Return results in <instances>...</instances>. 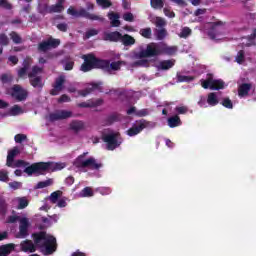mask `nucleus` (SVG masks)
<instances>
[{
  "label": "nucleus",
  "mask_w": 256,
  "mask_h": 256,
  "mask_svg": "<svg viewBox=\"0 0 256 256\" xmlns=\"http://www.w3.org/2000/svg\"><path fill=\"white\" fill-rule=\"evenodd\" d=\"M66 77L65 75H60L55 79L54 84L52 85L53 89L50 90V95L56 96L59 95L60 91H63L65 85Z\"/></svg>",
  "instance_id": "obj_14"
},
{
  "label": "nucleus",
  "mask_w": 256,
  "mask_h": 256,
  "mask_svg": "<svg viewBox=\"0 0 256 256\" xmlns=\"http://www.w3.org/2000/svg\"><path fill=\"white\" fill-rule=\"evenodd\" d=\"M69 127L71 131H74V133H79L80 131H83V129H85V122L81 120H73L69 124Z\"/></svg>",
  "instance_id": "obj_21"
},
{
  "label": "nucleus",
  "mask_w": 256,
  "mask_h": 256,
  "mask_svg": "<svg viewBox=\"0 0 256 256\" xmlns=\"http://www.w3.org/2000/svg\"><path fill=\"white\" fill-rule=\"evenodd\" d=\"M100 195H111V189L109 187L98 188Z\"/></svg>",
  "instance_id": "obj_61"
},
{
  "label": "nucleus",
  "mask_w": 256,
  "mask_h": 256,
  "mask_svg": "<svg viewBox=\"0 0 256 256\" xmlns=\"http://www.w3.org/2000/svg\"><path fill=\"white\" fill-rule=\"evenodd\" d=\"M151 126V122L141 119L139 121H136V124H134L130 129L127 130V135L129 137H135V135H139L143 129H147Z\"/></svg>",
  "instance_id": "obj_11"
},
{
  "label": "nucleus",
  "mask_w": 256,
  "mask_h": 256,
  "mask_svg": "<svg viewBox=\"0 0 256 256\" xmlns=\"http://www.w3.org/2000/svg\"><path fill=\"white\" fill-rule=\"evenodd\" d=\"M0 181L2 183H9V172L7 170H0Z\"/></svg>",
  "instance_id": "obj_41"
},
{
  "label": "nucleus",
  "mask_w": 256,
  "mask_h": 256,
  "mask_svg": "<svg viewBox=\"0 0 256 256\" xmlns=\"http://www.w3.org/2000/svg\"><path fill=\"white\" fill-rule=\"evenodd\" d=\"M63 196V191L61 190H57V191H54L50 194V202L55 204L59 201V197H62Z\"/></svg>",
  "instance_id": "obj_30"
},
{
  "label": "nucleus",
  "mask_w": 256,
  "mask_h": 256,
  "mask_svg": "<svg viewBox=\"0 0 256 256\" xmlns=\"http://www.w3.org/2000/svg\"><path fill=\"white\" fill-rule=\"evenodd\" d=\"M10 113L11 115H21V113H23V108L16 104L12 106V108L10 109Z\"/></svg>",
  "instance_id": "obj_45"
},
{
  "label": "nucleus",
  "mask_w": 256,
  "mask_h": 256,
  "mask_svg": "<svg viewBox=\"0 0 256 256\" xmlns=\"http://www.w3.org/2000/svg\"><path fill=\"white\" fill-rule=\"evenodd\" d=\"M60 45L61 40L50 37L46 41L40 42L38 44V51L46 53V51H49V49H57V47Z\"/></svg>",
  "instance_id": "obj_12"
},
{
  "label": "nucleus",
  "mask_w": 256,
  "mask_h": 256,
  "mask_svg": "<svg viewBox=\"0 0 256 256\" xmlns=\"http://www.w3.org/2000/svg\"><path fill=\"white\" fill-rule=\"evenodd\" d=\"M165 25H167V22H165V19L161 17H156L155 26L157 28L154 29V35L157 41H163V39L167 37V29H165Z\"/></svg>",
  "instance_id": "obj_10"
},
{
  "label": "nucleus",
  "mask_w": 256,
  "mask_h": 256,
  "mask_svg": "<svg viewBox=\"0 0 256 256\" xmlns=\"http://www.w3.org/2000/svg\"><path fill=\"white\" fill-rule=\"evenodd\" d=\"M218 25H221V22H215V23L213 24V29L208 32V36H209L210 39H212V40L215 39V30H214V29H215V27H217Z\"/></svg>",
  "instance_id": "obj_62"
},
{
  "label": "nucleus",
  "mask_w": 256,
  "mask_h": 256,
  "mask_svg": "<svg viewBox=\"0 0 256 256\" xmlns=\"http://www.w3.org/2000/svg\"><path fill=\"white\" fill-rule=\"evenodd\" d=\"M175 67V60H162L158 63L159 71H169V69H173Z\"/></svg>",
  "instance_id": "obj_20"
},
{
  "label": "nucleus",
  "mask_w": 256,
  "mask_h": 256,
  "mask_svg": "<svg viewBox=\"0 0 256 256\" xmlns=\"http://www.w3.org/2000/svg\"><path fill=\"white\" fill-rule=\"evenodd\" d=\"M207 103L210 105V107L219 105V98L217 97V93L210 92L207 97Z\"/></svg>",
  "instance_id": "obj_27"
},
{
  "label": "nucleus",
  "mask_w": 256,
  "mask_h": 256,
  "mask_svg": "<svg viewBox=\"0 0 256 256\" xmlns=\"http://www.w3.org/2000/svg\"><path fill=\"white\" fill-rule=\"evenodd\" d=\"M237 63L241 64L243 61H245V52L243 50H240L236 56Z\"/></svg>",
  "instance_id": "obj_58"
},
{
  "label": "nucleus",
  "mask_w": 256,
  "mask_h": 256,
  "mask_svg": "<svg viewBox=\"0 0 256 256\" xmlns=\"http://www.w3.org/2000/svg\"><path fill=\"white\" fill-rule=\"evenodd\" d=\"M167 123L170 129H175V127H180V125H183V122L181 121L179 115L169 117Z\"/></svg>",
  "instance_id": "obj_22"
},
{
  "label": "nucleus",
  "mask_w": 256,
  "mask_h": 256,
  "mask_svg": "<svg viewBox=\"0 0 256 256\" xmlns=\"http://www.w3.org/2000/svg\"><path fill=\"white\" fill-rule=\"evenodd\" d=\"M102 141L106 143L107 151H115L118 147H121L123 143V138H121V133L111 132L102 135Z\"/></svg>",
  "instance_id": "obj_6"
},
{
  "label": "nucleus",
  "mask_w": 256,
  "mask_h": 256,
  "mask_svg": "<svg viewBox=\"0 0 256 256\" xmlns=\"http://www.w3.org/2000/svg\"><path fill=\"white\" fill-rule=\"evenodd\" d=\"M101 85H103V82L91 83L86 89L78 90V95H80V97H87V95H91L93 91H100V93H103Z\"/></svg>",
  "instance_id": "obj_15"
},
{
  "label": "nucleus",
  "mask_w": 256,
  "mask_h": 256,
  "mask_svg": "<svg viewBox=\"0 0 256 256\" xmlns=\"http://www.w3.org/2000/svg\"><path fill=\"white\" fill-rule=\"evenodd\" d=\"M53 181L51 179L45 180V181H40L36 185V189H45V187H49Z\"/></svg>",
  "instance_id": "obj_38"
},
{
  "label": "nucleus",
  "mask_w": 256,
  "mask_h": 256,
  "mask_svg": "<svg viewBox=\"0 0 256 256\" xmlns=\"http://www.w3.org/2000/svg\"><path fill=\"white\" fill-rule=\"evenodd\" d=\"M30 85L34 87V89H41L44 87L43 78L41 76H34L29 78Z\"/></svg>",
  "instance_id": "obj_23"
},
{
  "label": "nucleus",
  "mask_w": 256,
  "mask_h": 256,
  "mask_svg": "<svg viewBox=\"0 0 256 256\" xmlns=\"http://www.w3.org/2000/svg\"><path fill=\"white\" fill-rule=\"evenodd\" d=\"M29 206V200L25 197L18 198V207L17 209H25Z\"/></svg>",
  "instance_id": "obj_36"
},
{
  "label": "nucleus",
  "mask_w": 256,
  "mask_h": 256,
  "mask_svg": "<svg viewBox=\"0 0 256 256\" xmlns=\"http://www.w3.org/2000/svg\"><path fill=\"white\" fill-rule=\"evenodd\" d=\"M1 82L3 83V85L13 83V76L9 75V74H2L1 75Z\"/></svg>",
  "instance_id": "obj_40"
},
{
  "label": "nucleus",
  "mask_w": 256,
  "mask_h": 256,
  "mask_svg": "<svg viewBox=\"0 0 256 256\" xmlns=\"http://www.w3.org/2000/svg\"><path fill=\"white\" fill-rule=\"evenodd\" d=\"M21 152L18 147H14L13 149L8 151L6 165L7 167H13V163L15 161V156L19 155Z\"/></svg>",
  "instance_id": "obj_19"
},
{
  "label": "nucleus",
  "mask_w": 256,
  "mask_h": 256,
  "mask_svg": "<svg viewBox=\"0 0 256 256\" xmlns=\"http://www.w3.org/2000/svg\"><path fill=\"white\" fill-rule=\"evenodd\" d=\"M81 197H93V190L90 187H85L81 191Z\"/></svg>",
  "instance_id": "obj_48"
},
{
  "label": "nucleus",
  "mask_w": 256,
  "mask_h": 256,
  "mask_svg": "<svg viewBox=\"0 0 256 256\" xmlns=\"http://www.w3.org/2000/svg\"><path fill=\"white\" fill-rule=\"evenodd\" d=\"M108 18L111 21V27H119L121 25V21H119V14L115 12H109Z\"/></svg>",
  "instance_id": "obj_28"
},
{
  "label": "nucleus",
  "mask_w": 256,
  "mask_h": 256,
  "mask_svg": "<svg viewBox=\"0 0 256 256\" xmlns=\"http://www.w3.org/2000/svg\"><path fill=\"white\" fill-rule=\"evenodd\" d=\"M97 5H100L102 9H109L113 3L109 0H96Z\"/></svg>",
  "instance_id": "obj_39"
},
{
  "label": "nucleus",
  "mask_w": 256,
  "mask_h": 256,
  "mask_svg": "<svg viewBox=\"0 0 256 256\" xmlns=\"http://www.w3.org/2000/svg\"><path fill=\"white\" fill-rule=\"evenodd\" d=\"M15 249V244H6L0 246V256H7Z\"/></svg>",
  "instance_id": "obj_29"
},
{
  "label": "nucleus",
  "mask_w": 256,
  "mask_h": 256,
  "mask_svg": "<svg viewBox=\"0 0 256 256\" xmlns=\"http://www.w3.org/2000/svg\"><path fill=\"white\" fill-rule=\"evenodd\" d=\"M164 14L170 19H173L175 17V12L171 11V9L169 8H164Z\"/></svg>",
  "instance_id": "obj_64"
},
{
  "label": "nucleus",
  "mask_w": 256,
  "mask_h": 256,
  "mask_svg": "<svg viewBox=\"0 0 256 256\" xmlns=\"http://www.w3.org/2000/svg\"><path fill=\"white\" fill-rule=\"evenodd\" d=\"M15 143H23V141H27V135L25 134H16L14 136Z\"/></svg>",
  "instance_id": "obj_51"
},
{
  "label": "nucleus",
  "mask_w": 256,
  "mask_h": 256,
  "mask_svg": "<svg viewBox=\"0 0 256 256\" xmlns=\"http://www.w3.org/2000/svg\"><path fill=\"white\" fill-rule=\"evenodd\" d=\"M176 47H169L165 43L151 42L146 46L145 50L137 54L138 59H147L149 57H159V55H175Z\"/></svg>",
  "instance_id": "obj_3"
},
{
  "label": "nucleus",
  "mask_w": 256,
  "mask_h": 256,
  "mask_svg": "<svg viewBox=\"0 0 256 256\" xmlns=\"http://www.w3.org/2000/svg\"><path fill=\"white\" fill-rule=\"evenodd\" d=\"M68 15H72V17H85V19H90V21H105V18L101 16H97L95 14L89 13L85 8L77 11L73 6H70L67 10Z\"/></svg>",
  "instance_id": "obj_8"
},
{
  "label": "nucleus",
  "mask_w": 256,
  "mask_h": 256,
  "mask_svg": "<svg viewBox=\"0 0 256 256\" xmlns=\"http://www.w3.org/2000/svg\"><path fill=\"white\" fill-rule=\"evenodd\" d=\"M221 105L226 109H233V101H231L229 98H224Z\"/></svg>",
  "instance_id": "obj_49"
},
{
  "label": "nucleus",
  "mask_w": 256,
  "mask_h": 256,
  "mask_svg": "<svg viewBox=\"0 0 256 256\" xmlns=\"http://www.w3.org/2000/svg\"><path fill=\"white\" fill-rule=\"evenodd\" d=\"M191 33H192L191 28L184 27L182 28V31L180 32L179 37H181L182 39H187V37H189Z\"/></svg>",
  "instance_id": "obj_43"
},
{
  "label": "nucleus",
  "mask_w": 256,
  "mask_h": 256,
  "mask_svg": "<svg viewBox=\"0 0 256 256\" xmlns=\"http://www.w3.org/2000/svg\"><path fill=\"white\" fill-rule=\"evenodd\" d=\"M119 121L118 114H111L105 120V125H113V123H117Z\"/></svg>",
  "instance_id": "obj_33"
},
{
  "label": "nucleus",
  "mask_w": 256,
  "mask_h": 256,
  "mask_svg": "<svg viewBox=\"0 0 256 256\" xmlns=\"http://www.w3.org/2000/svg\"><path fill=\"white\" fill-rule=\"evenodd\" d=\"M0 45L1 47H7L9 45V37L5 33L0 34Z\"/></svg>",
  "instance_id": "obj_46"
},
{
  "label": "nucleus",
  "mask_w": 256,
  "mask_h": 256,
  "mask_svg": "<svg viewBox=\"0 0 256 256\" xmlns=\"http://www.w3.org/2000/svg\"><path fill=\"white\" fill-rule=\"evenodd\" d=\"M8 185L10 189H13L14 191H17V189H21V187H23V184L17 181L10 182Z\"/></svg>",
  "instance_id": "obj_53"
},
{
  "label": "nucleus",
  "mask_w": 256,
  "mask_h": 256,
  "mask_svg": "<svg viewBox=\"0 0 256 256\" xmlns=\"http://www.w3.org/2000/svg\"><path fill=\"white\" fill-rule=\"evenodd\" d=\"M27 71H29L27 68H20L17 71V75L19 79H25L27 77Z\"/></svg>",
  "instance_id": "obj_54"
},
{
  "label": "nucleus",
  "mask_w": 256,
  "mask_h": 256,
  "mask_svg": "<svg viewBox=\"0 0 256 256\" xmlns=\"http://www.w3.org/2000/svg\"><path fill=\"white\" fill-rule=\"evenodd\" d=\"M73 116V112L67 110H58L54 113L49 114V119L51 122L53 121H61L63 119H69V117Z\"/></svg>",
  "instance_id": "obj_16"
},
{
  "label": "nucleus",
  "mask_w": 256,
  "mask_h": 256,
  "mask_svg": "<svg viewBox=\"0 0 256 256\" xmlns=\"http://www.w3.org/2000/svg\"><path fill=\"white\" fill-rule=\"evenodd\" d=\"M177 81L178 83H191V81H195V77L178 74Z\"/></svg>",
  "instance_id": "obj_31"
},
{
  "label": "nucleus",
  "mask_w": 256,
  "mask_h": 256,
  "mask_svg": "<svg viewBox=\"0 0 256 256\" xmlns=\"http://www.w3.org/2000/svg\"><path fill=\"white\" fill-rule=\"evenodd\" d=\"M12 169H15V167H29V162H25L24 160H17L15 163H13V166H10Z\"/></svg>",
  "instance_id": "obj_50"
},
{
  "label": "nucleus",
  "mask_w": 256,
  "mask_h": 256,
  "mask_svg": "<svg viewBox=\"0 0 256 256\" xmlns=\"http://www.w3.org/2000/svg\"><path fill=\"white\" fill-rule=\"evenodd\" d=\"M40 73H43V68L39 66H33L30 73H28V78L37 77Z\"/></svg>",
  "instance_id": "obj_35"
},
{
  "label": "nucleus",
  "mask_w": 256,
  "mask_h": 256,
  "mask_svg": "<svg viewBox=\"0 0 256 256\" xmlns=\"http://www.w3.org/2000/svg\"><path fill=\"white\" fill-rule=\"evenodd\" d=\"M120 41L124 47H131V45H135V38L129 34H122Z\"/></svg>",
  "instance_id": "obj_26"
},
{
  "label": "nucleus",
  "mask_w": 256,
  "mask_h": 256,
  "mask_svg": "<svg viewBox=\"0 0 256 256\" xmlns=\"http://www.w3.org/2000/svg\"><path fill=\"white\" fill-rule=\"evenodd\" d=\"M9 94L12 99L18 102L27 101V97H29V92L19 84L13 85V87L10 88Z\"/></svg>",
  "instance_id": "obj_9"
},
{
  "label": "nucleus",
  "mask_w": 256,
  "mask_h": 256,
  "mask_svg": "<svg viewBox=\"0 0 256 256\" xmlns=\"http://www.w3.org/2000/svg\"><path fill=\"white\" fill-rule=\"evenodd\" d=\"M150 5L152 9H163L165 3L163 0H150Z\"/></svg>",
  "instance_id": "obj_34"
},
{
  "label": "nucleus",
  "mask_w": 256,
  "mask_h": 256,
  "mask_svg": "<svg viewBox=\"0 0 256 256\" xmlns=\"http://www.w3.org/2000/svg\"><path fill=\"white\" fill-rule=\"evenodd\" d=\"M63 166L61 164L53 162H36L24 169V173L31 175H44L46 171H61Z\"/></svg>",
  "instance_id": "obj_4"
},
{
  "label": "nucleus",
  "mask_w": 256,
  "mask_h": 256,
  "mask_svg": "<svg viewBox=\"0 0 256 256\" xmlns=\"http://www.w3.org/2000/svg\"><path fill=\"white\" fill-rule=\"evenodd\" d=\"M0 7H3V9H6L7 11H11V9H13V5H11L7 0H0Z\"/></svg>",
  "instance_id": "obj_52"
},
{
  "label": "nucleus",
  "mask_w": 256,
  "mask_h": 256,
  "mask_svg": "<svg viewBox=\"0 0 256 256\" xmlns=\"http://www.w3.org/2000/svg\"><path fill=\"white\" fill-rule=\"evenodd\" d=\"M50 6L47 4H43L39 7V13L41 15H47L49 13Z\"/></svg>",
  "instance_id": "obj_57"
},
{
  "label": "nucleus",
  "mask_w": 256,
  "mask_h": 256,
  "mask_svg": "<svg viewBox=\"0 0 256 256\" xmlns=\"http://www.w3.org/2000/svg\"><path fill=\"white\" fill-rule=\"evenodd\" d=\"M122 34L119 31L105 32L104 41H110L111 43H119L121 41Z\"/></svg>",
  "instance_id": "obj_18"
},
{
  "label": "nucleus",
  "mask_w": 256,
  "mask_h": 256,
  "mask_svg": "<svg viewBox=\"0 0 256 256\" xmlns=\"http://www.w3.org/2000/svg\"><path fill=\"white\" fill-rule=\"evenodd\" d=\"M29 237V219L21 218L19 232L16 234V239H27Z\"/></svg>",
  "instance_id": "obj_13"
},
{
  "label": "nucleus",
  "mask_w": 256,
  "mask_h": 256,
  "mask_svg": "<svg viewBox=\"0 0 256 256\" xmlns=\"http://www.w3.org/2000/svg\"><path fill=\"white\" fill-rule=\"evenodd\" d=\"M10 37H11L13 43H15L16 45H19L22 43L21 36H19V34H17V32H15V31H12L10 33Z\"/></svg>",
  "instance_id": "obj_37"
},
{
  "label": "nucleus",
  "mask_w": 256,
  "mask_h": 256,
  "mask_svg": "<svg viewBox=\"0 0 256 256\" xmlns=\"http://www.w3.org/2000/svg\"><path fill=\"white\" fill-rule=\"evenodd\" d=\"M84 63L81 65L80 71L89 73L93 69H101L104 73L111 75L112 71H119L121 69V61L112 62L111 60L97 58L93 54L83 56Z\"/></svg>",
  "instance_id": "obj_1"
},
{
  "label": "nucleus",
  "mask_w": 256,
  "mask_h": 256,
  "mask_svg": "<svg viewBox=\"0 0 256 256\" xmlns=\"http://www.w3.org/2000/svg\"><path fill=\"white\" fill-rule=\"evenodd\" d=\"M140 35L144 37V39H151V35H153V31L150 27L140 29Z\"/></svg>",
  "instance_id": "obj_32"
},
{
  "label": "nucleus",
  "mask_w": 256,
  "mask_h": 256,
  "mask_svg": "<svg viewBox=\"0 0 256 256\" xmlns=\"http://www.w3.org/2000/svg\"><path fill=\"white\" fill-rule=\"evenodd\" d=\"M175 111L178 115H185L189 111V108L187 106H178L175 108Z\"/></svg>",
  "instance_id": "obj_55"
},
{
  "label": "nucleus",
  "mask_w": 256,
  "mask_h": 256,
  "mask_svg": "<svg viewBox=\"0 0 256 256\" xmlns=\"http://www.w3.org/2000/svg\"><path fill=\"white\" fill-rule=\"evenodd\" d=\"M65 0H58L56 4L51 5L49 9V13H61L65 10V6H63Z\"/></svg>",
  "instance_id": "obj_25"
},
{
  "label": "nucleus",
  "mask_w": 256,
  "mask_h": 256,
  "mask_svg": "<svg viewBox=\"0 0 256 256\" xmlns=\"http://www.w3.org/2000/svg\"><path fill=\"white\" fill-rule=\"evenodd\" d=\"M124 21H128V23H133L135 21V16H133V13L127 12L123 15Z\"/></svg>",
  "instance_id": "obj_56"
},
{
  "label": "nucleus",
  "mask_w": 256,
  "mask_h": 256,
  "mask_svg": "<svg viewBox=\"0 0 256 256\" xmlns=\"http://www.w3.org/2000/svg\"><path fill=\"white\" fill-rule=\"evenodd\" d=\"M32 239L36 249H40L46 256L53 255L57 251V238L48 235L45 231L33 233Z\"/></svg>",
  "instance_id": "obj_2"
},
{
  "label": "nucleus",
  "mask_w": 256,
  "mask_h": 256,
  "mask_svg": "<svg viewBox=\"0 0 256 256\" xmlns=\"http://www.w3.org/2000/svg\"><path fill=\"white\" fill-rule=\"evenodd\" d=\"M95 35H99V30L92 28L85 32V39H91V37H95Z\"/></svg>",
  "instance_id": "obj_42"
},
{
  "label": "nucleus",
  "mask_w": 256,
  "mask_h": 256,
  "mask_svg": "<svg viewBox=\"0 0 256 256\" xmlns=\"http://www.w3.org/2000/svg\"><path fill=\"white\" fill-rule=\"evenodd\" d=\"M31 65H33V58H31V57H26V58L23 60L22 68L29 70V69H31Z\"/></svg>",
  "instance_id": "obj_44"
},
{
  "label": "nucleus",
  "mask_w": 256,
  "mask_h": 256,
  "mask_svg": "<svg viewBox=\"0 0 256 256\" xmlns=\"http://www.w3.org/2000/svg\"><path fill=\"white\" fill-rule=\"evenodd\" d=\"M20 249L21 251H24V253H35V251H37L35 243L31 240L22 241L20 243Z\"/></svg>",
  "instance_id": "obj_17"
},
{
  "label": "nucleus",
  "mask_w": 256,
  "mask_h": 256,
  "mask_svg": "<svg viewBox=\"0 0 256 256\" xmlns=\"http://www.w3.org/2000/svg\"><path fill=\"white\" fill-rule=\"evenodd\" d=\"M17 221L21 222V217L17 215L8 216L7 223H17Z\"/></svg>",
  "instance_id": "obj_63"
},
{
  "label": "nucleus",
  "mask_w": 256,
  "mask_h": 256,
  "mask_svg": "<svg viewBox=\"0 0 256 256\" xmlns=\"http://www.w3.org/2000/svg\"><path fill=\"white\" fill-rule=\"evenodd\" d=\"M88 155L89 152H84L77 156L73 162L74 167H76V169H93L95 171H99V169L103 167V164L98 163L95 157L85 159Z\"/></svg>",
  "instance_id": "obj_5"
},
{
  "label": "nucleus",
  "mask_w": 256,
  "mask_h": 256,
  "mask_svg": "<svg viewBox=\"0 0 256 256\" xmlns=\"http://www.w3.org/2000/svg\"><path fill=\"white\" fill-rule=\"evenodd\" d=\"M7 213V202L5 199L0 198V215H6Z\"/></svg>",
  "instance_id": "obj_47"
},
{
  "label": "nucleus",
  "mask_w": 256,
  "mask_h": 256,
  "mask_svg": "<svg viewBox=\"0 0 256 256\" xmlns=\"http://www.w3.org/2000/svg\"><path fill=\"white\" fill-rule=\"evenodd\" d=\"M200 83L203 89H210L211 91L225 89V82L221 79H214L213 74H207L206 79H201Z\"/></svg>",
  "instance_id": "obj_7"
},
{
  "label": "nucleus",
  "mask_w": 256,
  "mask_h": 256,
  "mask_svg": "<svg viewBox=\"0 0 256 256\" xmlns=\"http://www.w3.org/2000/svg\"><path fill=\"white\" fill-rule=\"evenodd\" d=\"M56 27H57L58 31H61L62 33H67V29H69V26L67 25V23L57 24Z\"/></svg>",
  "instance_id": "obj_60"
},
{
  "label": "nucleus",
  "mask_w": 256,
  "mask_h": 256,
  "mask_svg": "<svg viewBox=\"0 0 256 256\" xmlns=\"http://www.w3.org/2000/svg\"><path fill=\"white\" fill-rule=\"evenodd\" d=\"M73 67H75L74 61H66L64 64V70L65 71H73Z\"/></svg>",
  "instance_id": "obj_59"
},
{
  "label": "nucleus",
  "mask_w": 256,
  "mask_h": 256,
  "mask_svg": "<svg viewBox=\"0 0 256 256\" xmlns=\"http://www.w3.org/2000/svg\"><path fill=\"white\" fill-rule=\"evenodd\" d=\"M251 83H243L238 88V95L240 97H247L249 95V91H251Z\"/></svg>",
  "instance_id": "obj_24"
}]
</instances>
